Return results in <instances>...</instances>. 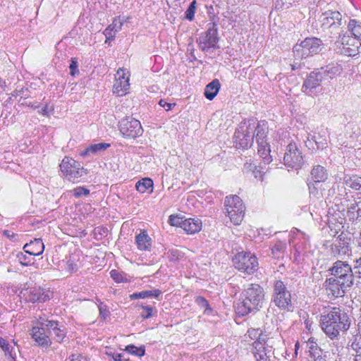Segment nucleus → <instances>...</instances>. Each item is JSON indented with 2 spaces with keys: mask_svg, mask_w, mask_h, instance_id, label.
I'll use <instances>...</instances> for the list:
<instances>
[{
  "mask_svg": "<svg viewBox=\"0 0 361 361\" xmlns=\"http://www.w3.org/2000/svg\"><path fill=\"white\" fill-rule=\"evenodd\" d=\"M113 359L115 361H127L128 358H125L123 354L122 353H116L112 355Z\"/></svg>",
  "mask_w": 361,
  "mask_h": 361,
  "instance_id": "60",
  "label": "nucleus"
},
{
  "mask_svg": "<svg viewBox=\"0 0 361 361\" xmlns=\"http://www.w3.org/2000/svg\"><path fill=\"white\" fill-rule=\"evenodd\" d=\"M349 138L350 139V140L348 141H345L343 142V145H345V146H348V145H350L351 146V144L357 138V134H355V132L353 131V134H351L349 137Z\"/></svg>",
  "mask_w": 361,
  "mask_h": 361,
  "instance_id": "58",
  "label": "nucleus"
},
{
  "mask_svg": "<svg viewBox=\"0 0 361 361\" xmlns=\"http://www.w3.org/2000/svg\"><path fill=\"white\" fill-rule=\"evenodd\" d=\"M69 68L71 71L70 73L72 76H75V75L79 74V71L78 69V61L75 58L71 59Z\"/></svg>",
  "mask_w": 361,
  "mask_h": 361,
  "instance_id": "48",
  "label": "nucleus"
},
{
  "mask_svg": "<svg viewBox=\"0 0 361 361\" xmlns=\"http://www.w3.org/2000/svg\"><path fill=\"white\" fill-rule=\"evenodd\" d=\"M71 192L75 197L87 196L90 194V190L87 188L80 186L74 188Z\"/></svg>",
  "mask_w": 361,
  "mask_h": 361,
  "instance_id": "45",
  "label": "nucleus"
},
{
  "mask_svg": "<svg viewBox=\"0 0 361 361\" xmlns=\"http://www.w3.org/2000/svg\"><path fill=\"white\" fill-rule=\"evenodd\" d=\"M267 133V127L265 123H260L256 120V128L255 137H256V141L258 143H260V141L263 142H267L266 137Z\"/></svg>",
  "mask_w": 361,
  "mask_h": 361,
  "instance_id": "35",
  "label": "nucleus"
},
{
  "mask_svg": "<svg viewBox=\"0 0 361 361\" xmlns=\"http://www.w3.org/2000/svg\"><path fill=\"white\" fill-rule=\"evenodd\" d=\"M358 345V344H353V347L354 349H355L356 350V355H355V361H361V347L357 348V346Z\"/></svg>",
  "mask_w": 361,
  "mask_h": 361,
  "instance_id": "59",
  "label": "nucleus"
},
{
  "mask_svg": "<svg viewBox=\"0 0 361 361\" xmlns=\"http://www.w3.org/2000/svg\"><path fill=\"white\" fill-rule=\"evenodd\" d=\"M78 269V264L74 259L70 258L66 262V269L70 272H74Z\"/></svg>",
  "mask_w": 361,
  "mask_h": 361,
  "instance_id": "50",
  "label": "nucleus"
},
{
  "mask_svg": "<svg viewBox=\"0 0 361 361\" xmlns=\"http://www.w3.org/2000/svg\"><path fill=\"white\" fill-rule=\"evenodd\" d=\"M49 298V295L40 287H35L30 290L28 300L32 302H45Z\"/></svg>",
  "mask_w": 361,
  "mask_h": 361,
  "instance_id": "27",
  "label": "nucleus"
},
{
  "mask_svg": "<svg viewBox=\"0 0 361 361\" xmlns=\"http://www.w3.org/2000/svg\"><path fill=\"white\" fill-rule=\"evenodd\" d=\"M256 128V119L251 118L240 123L234 134L237 146L247 148L252 145Z\"/></svg>",
  "mask_w": 361,
  "mask_h": 361,
  "instance_id": "3",
  "label": "nucleus"
},
{
  "mask_svg": "<svg viewBox=\"0 0 361 361\" xmlns=\"http://www.w3.org/2000/svg\"><path fill=\"white\" fill-rule=\"evenodd\" d=\"M261 340H256L252 343V353L256 361H270L272 353L270 348H266Z\"/></svg>",
  "mask_w": 361,
  "mask_h": 361,
  "instance_id": "19",
  "label": "nucleus"
},
{
  "mask_svg": "<svg viewBox=\"0 0 361 361\" xmlns=\"http://www.w3.org/2000/svg\"><path fill=\"white\" fill-rule=\"evenodd\" d=\"M317 70L319 71V73L324 82L326 80H332L339 75L341 73L343 68L338 63H330L322 67L321 68H317Z\"/></svg>",
  "mask_w": 361,
  "mask_h": 361,
  "instance_id": "20",
  "label": "nucleus"
},
{
  "mask_svg": "<svg viewBox=\"0 0 361 361\" xmlns=\"http://www.w3.org/2000/svg\"><path fill=\"white\" fill-rule=\"evenodd\" d=\"M142 312L141 313V317L143 319H148L154 315V308L149 305H142Z\"/></svg>",
  "mask_w": 361,
  "mask_h": 361,
  "instance_id": "44",
  "label": "nucleus"
},
{
  "mask_svg": "<svg viewBox=\"0 0 361 361\" xmlns=\"http://www.w3.org/2000/svg\"><path fill=\"white\" fill-rule=\"evenodd\" d=\"M159 105L164 108L166 111H169L172 109L173 106H175L174 103H168L165 100L161 99L159 102Z\"/></svg>",
  "mask_w": 361,
  "mask_h": 361,
  "instance_id": "57",
  "label": "nucleus"
},
{
  "mask_svg": "<svg viewBox=\"0 0 361 361\" xmlns=\"http://www.w3.org/2000/svg\"><path fill=\"white\" fill-rule=\"evenodd\" d=\"M342 16L338 11H328L322 14L319 20L324 29L330 28L334 30L341 25Z\"/></svg>",
  "mask_w": 361,
  "mask_h": 361,
  "instance_id": "14",
  "label": "nucleus"
},
{
  "mask_svg": "<svg viewBox=\"0 0 361 361\" xmlns=\"http://www.w3.org/2000/svg\"><path fill=\"white\" fill-rule=\"evenodd\" d=\"M357 242L358 246L361 248V231H360L359 237L357 238Z\"/></svg>",
  "mask_w": 361,
  "mask_h": 361,
  "instance_id": "64",
  "label": "nucleus"
},
{
  "mask_svg": "<svg viewBox=\"0 0 361 361\" xmlns=\"http://www.w3.org/2000/svg\"><path fill=\"white\" fill-rule=\"evenodd\" d=\"M39 324L45 325L49 329V333L53 335L54 339L58 342L61 343L66 337V333L64 329H61L59 326V323L54 320L44 319L42 317L39 318Z\"/></svg>",
  "mask_w": 361,
  "mask_h": 361,
  "instance_id": "17",
  "label": "nucleus"
},
{
  "mask_svg": "<svg viewBox=\"0 0 361 361\" xmlns=\"http://www.w3.org/2000/svg\"><path fill=\"white\" fill-rule=\"evenodd\" d=\"M111 277L117 283L123 281L122 275L116 270L113 269L110 271Z\"/></svg>",
  "mask_w": 361,
  "mask_h": 361,
  "instance_id": "53",
  "label": "nucleus"
},
{
  "mask_svg": "<svg viewBox=\"0 0 361 361\" xmlns=\"http://www.w3.org/2000/svg\"><path fill=\"white\" fill-rule=\"evenodd\" d=\"M348 27L351 36L358 39L361 37V23L356 20H350L348 23Z\"/></svg>",
  "mask_w": 361,
  "mask_h": 361,
  "instance_id": "40",
  "label": "nucleus"
},
{
  "mask_svg": "<svg viewBox=\"0 0 361 361\" xmlns=\"http://www.w3.org/2000/svg\"><path fill=\"white\" fill-rule=\"evenodd\" d=\"M311 178L314 183H323L328 179L327 170L321 165L314 166L311 171Z\"/></svg>",
  "mask_w": 361,
  "mask_h": 361,
  "instance_id": "25",
  "label": "nucleus"
},
{
  "mask_svg": "<svg viewBox=\"0 0 361 361\" xmlns=\"http://www.w3.org/2000/svg\"><path fill=\"white\" fill-rule=\"evenodd\" d=\"M202 222L199 219H185L182 224V228L188 234L195 233L201 230Z\"/></svg>",
  "mask_w": 361,
  "mask_h": 361,
  "instance_id": "26",
  "label": "nucleus"
},
{
  "mask_svg": "<svg viewBox=\"0 0 361 361\" xmlns=\"http://www.w3.org/2000/svg\"><path fill=\"white\" fill-rule=\"evenodd\" d=\"M353 270L355 274H358L361 278V257L355 260Z\"/></svg>",
  "mask_w": 361,
  "mask_h": 361,
  "instance_id": "55",
  "label": "nucleus"
},
{
  "mask_svg": "<svg viewBox=\"0 0 361 361\" xmlns=\"http://www.w3.org/2000/svg\"><path fill=\"white\" fill-rule=\"evenodd\" d=\"M136 245L140 250L149 251L152 247V239L147 231H142L135 238Z\"/></svg>",
  "mask_w": 361,
  "mask_h": 361,
  "instance_id": "24",
  "label": "nucleus"
},
{
  "mask_svg": "<svg viewBox=\"0 0 361 361\" xmlns=\"http://www.w3.org/2000/svg\"><path fill=\"white\" fill-rule=\"evenodd\" d=\"M341 51L347 56H355L360 52V39L350 35H344L341 39Z\"/></svg>",
  "mask_w": 361,
  "mask_h": 361,
  "instance_id": "13",
  "label": "nucleus"
},
{
  "mask_svg": "<svg viewBox=\"0 0 361 361\" xmlns=\"http://www.w3.org/2000/svg\"><path fill=\"white\" fill-rule=\"evenodd\" d=\"M357 328H358L359 334L361 336V314H360V315L359 317V319H358Z\"/></svg>",
  "mask_w": 361,
  "mask_h": 361,
  "instance_id": "63",
  "label": "nucleus"
},
{
  "mask_svg": "<svg viewBox=\"0 0 361 361\" xmlns=\"http://www.w3.org/2000/svg\"><path fill=\"white\" fill-rule=\"evenodd\" d=\"M51 111H53L52 106L49 108V106L47 104L42 109L41 114H43L44 116H49V113Z\"/></svg>",
  "mask_w": 361,
  "mask_h": 361,
  "instance_id": "61",
  "label": "nucleus"
},
{
  "mask_svg": "<svg viewBox=\"0 0 361 361\" xmlns=\"http://www.w3.org/2000/svg\"><path fill=\"white\" fill-rule=\"evenodd\" d=\"M334 280L333 277H331L326 280V290L329 291V294H331L334 297H342L346 290L351 287L350 286H343L341 283L337 281H331Z\"/></svg>",
  "mask_w": 361,
  "mask_h": 361,
  "instance_id": "21",
  "label": "nucleus"
},
{
  "mask_svg": "<svg viewBox=\"0 0 361 361\" xmlns=\"http://www.w3.org/2000/svg\"><path fill=\"white\" fill-rule=\"evenodd\" d=\"M271 250L274 257L282 258L286 250V243L279 240L271 247Z\"/></svg>",
  "mask_w": 361,
  "mask_h": 361,
  "instance_id": "37",
  "label": "nucleus"
},
{
  "mask_svg": "<svg viewBox=\"0 0 361 361\" xmlns=\"http://www.w3.org/2000/svg\"><path fill=\"white\" fill-rule=\"evenodd\" d=\"M334 280L341 283L345 286H352L353 284V271L351 266L346 262L338 260L334 262V266L330 269Z\"/></svg>",
  "mask_w": 361,
  "mask_h": 361,
  "instance_id": "6",
  "label": "nucleus"
},
{
  "mask_svg": "<svg viewBox=\"0 0 361 361\" xmlns=\"http://www.w3.org/2000/svg\"><path fill=\"white\" fill-rule=\"evenodd\" d=\"M220 87L221 85L219 80H213L206 86L204 89V96L206 98L209 100H212L219 92Z\"/></svg>",
  "mask_w": 361,
  "mask_h": 361,
  "instance_id": "29",
  "label": "nucleus"
},
{
  "mask_svg": "<svg viewBox=\"0 0 361 361\" xmlns=\"http://www.w3.org/2000/svg\"><path fill=\"white\" fill-rule=\"evenodd\" d=\"M314 140H316V136L308 135L307 140L305 141L306 147L312 150L316 149V145Z\"/></svg>",
  "mask_w": 361,
  "mask_h": 361,
  "instance_id": "49",
  "label": "nucleus"
},
{
  "mask_svg": "<svg viewBox=\"0 0 361 361\" xmlns=\"http://www.w3.org/2000/svg\"><path fill=\"white\" fill-rule=\"evenodd\" d=\"M322 82H324L322 77L317 68L307 75L302 85V91L310 93L313 90L320 86Z\"/></svg>",
  "mask_w": 361,
  "mask_h": 361,
  "instance_id": "18",
  "label": "nucleus"
},
{
  "mask_svg": "<svg viewBox=\"0 0 361 361\" xmlns=\"http://www.w3.org/2000/svg\"><path fill=\"white\" fill-rule=\"evenodd\" d=\"M41 324V327L35 326L32 329V338L37 343V345L42 348H47L51 344V341L49 336V329L45 325Z\"/></svg>",
  "mask_w": 361,
  "mask_h": 361,
  "instance_id": "16",
  "label": "nucleus"
},
{
  "mask_svg": "<svg viewBox=\"0 0 361 361\" xmlns=\"http://www.w3.org/2000/svg\"><path fill=\"white\" fill-rule=\"evenodd\" d=\"M161 294V291L159 289H152V290H142L138 293H134L130 295V298L131 300L136 299H145L147 298H158Z\"/></svg>",
  "mask_w": 361,
  "mask_h": 361,
  "instance_id": "32",
  "label": "nucleus"
},
{
  "mask_svg": "<svg viewBox=\"0 0 361 361\" xmlns=\"http://www.w3.org/2000/svg\"><path fill=\"white\" fill-rule=\"evenodd\" d=\"M273 302L281 310L292 307L291 294L282 281H276L274 285Z\"/></svg>",
  "mask_w": 361,
  "mask_h": 361,
  "instance_id": "9",
  "label": "nucleus"
},
{
  "mask_svg": "<svg viewBox=\"0 0 361 361\" xmlns=\"http://www.w3.org/2000/svg\"><path fill=\"white\" fill-rule=\"evenodd\" d=\"M301 59H295V57H294V61H293V63L291 65L292 66V69L293 70H295L298 68L300 67L301 66V63L299 62V61H300Z\"/></svg>",
  "mask_w": 361,
  "mask_h": 361,
  "instance_id": "62",
  "label": "nucleus"
},
{
  "mask_svg": "<svg viewBox=\"0 0 361 361\" xmlns=\"http://www.w3.org/2000/svg\"><path fill=\"white\" fill-rule=\"evenodd\" d=\"M343 183L349 188L360 190L361 187V177L357 175L346 174L343 178Z\"/></svg>",
  "mask_w": 361,
  "mask_h": 361,
  "instance_id": "33",
  "label": "nucleus"
},
{
  "mask_svg": "<svg viewBox=\"0 0 361 361\" xmlns=\"http://www.w3.org/2000/svg\"><path fill=\"white\" fill-rule=\"evenodd\" d=\"M125 350L131 355H134L138 357H142L145 355L144 348H137L133 345H128L126 347Z\"/></svg>",
  "mask_w": 361,
  "mask_h": 361,
  "instance_id": "42",
  "label": "nucleus"
},
{
  "mask_svg": "<svg viewBox=\"0 0 361 361\" xmlns=\"http://www.w3.org/2000/svg\"><path fill=\"white\" fill-rule=\"evenodd\" d=\"M197 10V1L193 0L189 5L185 12V18L189 21H192L195 18V14Z\"/></svg>",
  "mask_w": 361,
  "mask_h": 361,
  "instance_id": "41",
  "label": "nucleus"
},
{
  "mask_svg": "<svg viewBox=\"0 0 361 361\" xmlns=\"http://www.w3.org/2000/svg\"><path fill=\"white\" fill-rule=\"evenodd\" d=\"M16 343L14 341H13V344L9 343L7 341H6L3 338H0V348L4 352V355L11 361H15L17 352L18 351V348H15Z\"/></svg>",
  "mask_w": 361,
  "mask_h": 361,
  "instance_id": "23",
  "label": "nucleus"
},
{
  "mask_svg": "<svg viewBox=\"0 0 361 361\" xmlns=\"http://www.w3.org/2000/svg\"><path fill=\"white\" fill-rule=\"evenodd\" d=\"M348 245V239L345 236H343V233H341L338 237L336 243L333 245V248L335 247L338 254H340L341 252L343 254H345L346 252L349 250Z\"/></svg>",
  "mask_w": 361,
  "mask_h": 361,
  "instance_id": "36",
  "label": "nucleus"
},
{
  "mask_svg": "<svg viewBox=\"0 0 361 361\" xmlns=\"http://www.w3.org/2000/svg\"><path fill=\"white\" fill-rule=\"evenodd\" d=\"M255 333V334H259V338L257 340H261L262 341V343L264 344V346H266V348H270L271 353H272V350L274 349V346L276 345V343H279L280 340L279 338H274V337H268L265 338L266 336H263L261 334V331L259 329L255 330L253 329L251 332V334Z\"/></svg>",
  "mask_w": 361,
  "mask_h": 361,
  "instance_id": "30",
  "label": "nucleus"
},
{
  "mask_svg": "<svg viewBox=\"0 0 361 361\" xmlns=\"http://www.w3.org/2000/svg\"><path fill=\"white\" fill-rule=\"evenodd\" d=\"M347 215L349 219L352 221L361 217V201L351 203L348 206Z\"/></svg>",
  "mask_w": 361,
  "mask_h": 361,
  "instance_id": "34",
  "label": "nucleus"
},
{
  "mask_svg": "<svg viewBox=\"0 0 361 361\" xmlns=\"http://www.w3.org/2000/svg\"><path fill=\"white\" fill-rule=\"evenodd\" d=\"M60 169L64 177L74 183H79L80 178L87 174L86 169L79 162L68 157L63 159Z\"/></svg>",
  "mask_w": 361,
  "mask_h": 361,
  "instance_id": "4",
  "label": "nucleus"
},
{
  "mask_svg": "<svg viewBox=\"0 0 361 361\" xmlns=\"http://www.w3.org/2000/svg\"><path fill=\"white\" fill-rule=\"evenodd\" d=\"M23 250L30 255L39 256L43 253L44 245L41 238H35L29 243H26L23 247Z\"/></svg>",
  "mask_w": 361,
  "mask_h": 361,
  "instance_id": "22",
  "label": "nucleus"
},
{
  "mask_svg": "<svg viewBox=\"0 0 361 361\" xmlns=\"http://www.w3.org/2000/svg\"><path fill=\"white\" fill-rule=\"evenodd\" d=\"M129 87V75H126L123 69L119 68L116 75V80L113 86V92L117 94L118 96L125 95Z\"/></svg>",
  "mask_w": 361,
  "mask_h": 361,
  "instance_id": "15",
  "label": "nucleus"
},
{
  "mask_svg": "<svg viewBox=\"0 0 361 361\" xmlns=\"http://www.w3.org/2000/svg\"><path fill=\"white\" fill-rule=\"evenodd\" d=\"M322 41L316 37L306 38L293 49L295 59H306L318 54L322 49Z\"/></svg>",
  "mask_w": 361,
  "mask_h": 361,
  "instance_id": "5",
  "label": "nucleus"
},
{
  "mask_svg": "<svg viewBox=\"0 0 361 361\" xmlns=\"http://www.w3.org/2000/svg\"><path fill=\"white\" fill-rule=\"evenodd\" d=\"M18 262L23 266H27L30 263V259L23 252H18L16 255Z\"/></svg>",
  "mask_w": 361,
  "mask_h": 361,
  "instance_id": "47",
  "label": "nucleus"
},
{
  "mask_svg": "<svg viewBox=\"0 0 361 361\" xmlns=\"http://www.w3.org/2000/svg\"><path fill=\"white\" fill-rule=\"evenodd\" d=\"M135 188L137 190L141 193H144L147 192L148 190H150V192H152L153 188V181L152 179L149 178H142V180L136 183Z\"/></svg>",
  "mask_w": 361,
  "mask_h": 361,
  "instance_id": "38",
  "label": "nucleus"
},
{
  "mask_svg": "<svg viewBox=\"0 0 361 361\" xmlns=\"http://www.w3.org/2000/svg\"><path fill=\"white\" fill-rule=\"evenodd\" d=\"M119 130L124 137L130 138L139 137L143 132L140 122L130 117L123 118L119 122Z\"/></svg>",
  "mask_w": 361,
  "mask_h": 361,
  "instance_id": "12",
  "label": "nucleus"
},
{
  "mask_svg": "<svg viewBox=\"0 0 361 361\" xmlns=\"http://www.w3.org/2000/svg\"><path fill=\"white\" fill-rule=\"evenodd\" d=\"M99 314L103 318V319H106L110 314L109 309L106 305L100 304L99 306Z\"/></svg>",
  "mask_w": 361,
  "mask_h": 361,
  "instance_id": "51",
  "label": "nucleus"
},
{
  "mask_svg": "<svg viewBox=\"0 0 361 361\" xmlns=\"http://www.w3.org/2000/svg\"><path fill=\"white\" fill-rule=\"evenodd\" d=\"M122 22L119 19H115L113 23L105 30L104 34L109 38L114 37L115 34L121 30Z\"/></svg>",
  "mask_w": 361,
  "mask_h": 361,
  "instance_id": "39",
  "label": "nucleus"
},
{
  "mask_svg": "<svg viewBox=\"0 0 361 361\" xmlns=\"http://www.w3.org/2000/svg\"><path fill=\"white\" fill-rule=\"evenodd\" d=\"M264 302V291L259 284L252 283L242 293V300L235 305L236 313L245 316L259 310Z\"/></svg>",
  "mask_w": 361,
  "mask_h": 361,
  "instance_id": "2",
  "label": "nucleus"
},
{
  "mask_svg": "<svg viewBox=\"0 0 361 361\" xmlns=\"http://www.w3.org/2000/svg\"><path fill=\"white\" fill-rule=\"evenodd\" d=\"M110 147V144L105 142H99L90 145L85 150L80 152V156L85 157L91 154H97L106 150Z\"/></svg>",
  "mask_w": 361,
  "mask_h": 361,
  "instance_id": "31",
  "label": "nucleus"
},
{
  "mask_svg": "<svg viewBox=\"0 0 361 361\" xmlns=\"http://www.w3.org/2000/svg\"><path fill=\"white\" fill-rule=\"evenodd\" d=\"M235 269L242 273L252 274L258 269V261L255 255L251 252H239L233 259Z\"/></svg>",
  "mask_w": 361,
  "mask_h": 361,
  "instance_id": "8",
  "label": "nucleus"
},
{
  "mask_svg": "<svg viewBox=\"0 0 361 361\" xmlns=\"http://www.w3.org/2000/svg\"><path fill=\"white\" fill-rule=\"evenodd\" d=\"M68 361H87V358L81 354H73L68 358Z\"/></svg>",
  "mask_w": 361,
  "mask_h": 361,
  "instance_id": "54",
  "label": "nucleus"
},
{
  "mask_svg": "<svg viewBox=\"0 0 361 361\" xmlns=\"http://www.w3.org/2000/svg\"><path fill=\"white\" fill-rule=\"evenodd\" d=\"M316 145V149H323L327 147L328 142L327 139L324 135H319L316 137V140H314Z\"/></svg>",
  "mask_w": 361,
  "mask_h": 361,
  "instance_id": "43",
  "label": "nucleus"
},
{
  "mask_svg": "<svg viewBox=\"0 0 361 361\" xmlns=\"http://www.w3.org/2000/svg\"><path fill=\"white\" fill-rule=\"evenodd\" d=\"M224 206L231 221L235 225H239L244 217L245 207L242 200L237 195L227 196Z\"/></svg>",
  "mask_w": 361,
  "mask_h": 361,
  "instance_id": "7",
  "label": "nucleus"
},
{
  "mask_svg": "<svg viewBox=\"0 0 361 361\" xmlns=\"http://www.w3.org/2000/svg\"><path fill=\"white\" fill-rule=\"evenodd\" d=\"M320 325L331 339H338L340 333L347 331L350 326L348 314L338 307L328 306L321 314Z\"/></svg>",
  "mask_w": 361,
  "mask_h": 361,
  "instance_id": "1",
  "label": "nucleus"
},
{
  "mask_svg": "<svg viewBox=\"0 0 361 361\" xmlns=\"http://www.w3.org/2000/svg\"><path fill=\"white\" fill-rule=\"evenodd\" d=\"M217 35L216 24L214 23H209L207 31L202 33L197 39L199 48L203 51H207L212 48H215L219 40Z\"/></svg>",
  "mask_w": 361,
  "mask_h": 361,
  "instance_id": "10",
  "label": "nucleus"
},
{
  "mask_svg": "<svg viewBox=\"0 0 361 361\" xmlns=\"http://www.w3.org/2000/svg\"><path fill=\"white\" fill-rule=\"evenodd\" d=\"M195 302L201 307H204L207 310V309H209V304L207 301V300L202 297V296H197L196 298H195Z\"/></svg>",
  "mask_w": 361,
  "mask_h": 361,
  "instance_id": "52",
  "label": "nucleus"
},
{
  "mask_svg": "<svg viewBox=\"0 0 361 361\" xmlns=\"http://www.w3.org/2000/svg\"><path fill=\"white\" fill-rule=\"evenodd\" d=\"M258 154L260 157L262 158L263 162L264 164H268L271 162L272 158L270 156V146L267 143V142H263L260 141V143H258Z\"/></svg>",
  "mask_w": 361,
  "mask_h": 361,
  "instance_id": "28",
  "label": "nucleus"
},
{
  "mask_svg": "<svg viewBox=\"0 0 361 361\" xmlns=\"http://www.w3.org/2000/svg\"><path fill=\"white\" fill-rule=\"evenodd\" d=\"M183 218L178 216L171 215L169 216V222L171 226H179L182 228V224L184 223Z\"/></svg>",
  "mask_w": 361,
  "mask_h": 361,
  "instance_id": "46",
  "label": "nucleus"
},
{
  "mask_svg": "<svg viewBox=\"0 0 361 361\" xmlns=\"http://www.w3.org/2000/svg\"><path fill=\"white\" fill-rule=\"evenodd\" d=\"M283 162L287 167L299 169L303 165V157L301 151L295 143H290L286 147L283 156Z\"/></svg>",
  "mask_w": 361,
  "mask_h": 361,
  "instance_id": "11",
  "label": "nucleus"
},
{
  "mask_svg": "<svg viewBox=\"0 0 361 361\" xmlns=\"http://www.w3.org/2000/svg\"><path fill=\"white\" fill-rule=\"evenodd\" d=\"M309 188H310V197L312 199V198H316L318 200L322 201V196L321 195H318V192L317 191V188L314 186H313L312 188L309 186Z\"/></svg>",
  "mask_w": 361,
  "mask_h": 361,
  "instance_id": "56",
  "label": "nucleus"
}]
</instances>
